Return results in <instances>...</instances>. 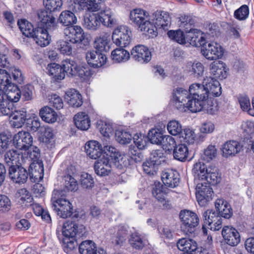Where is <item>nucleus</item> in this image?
Wrapping results in <instances>:
<instances>
[{
    "label": "nucleus",
    "instance_id": "052dcab7",
    "mask_svg": "<svg viewBox=\"0 0 254 254\" xmlns=\"http://www.w3.org/2000/svg\"><path fill=\"white\" fill-rule=\"evenodd\" d=\"M249 14V7L243 5L234 12V17L239 20H244L247 18Z\"/></svg>",
    "mask_w": 254,
    "mask_h": 254
},
{
    "label": "nucleus",
    "instance_id": "f257e3e1",
    "mask_svg": "<svg viewBox=\"0 0 254 254\" xmlns=\"http://www.w3.org/2000/svg\"><path fill=\"white\" fill-rule=\"evenodd\" d=\"M86 60L90 67L78 64L75 61L67 59L62 62V65L56 63L48 64L47 72L57 82L64 79L65 73L69 77L77 76L82 80H87L94 72L91 68H95V52H87Z\"/></svg>",
    "mask_w": 254,
    "mask_h": 254
},
{
    "label": "nucleus",
    "instance_id": "f3484780",
    "mask_svg": "<svg viewBox=\"0 0 254 254\" xmlns=\"http://www.w3.org/2000/svg\"><path fill=\"white\" fill-rule=\"evenodd\" d=\"M130 56L132 59L140 64L148 63L152 58L150 50L142 45H138L133 48Z\"/></svg>",
    "mask_w": 254,
    "mask_h": 254
},
{
    "label": "nucleus",
    "instance_id": "79ce46f5",
    "mask_svg": "<svg viewBox=\"0 0 254 254\" xmlns=\"http://www.w3.org/2000/svg\"><path fill=\"white\" fill-rule=\"evenodd\" d=\"M180 27L184 29L186 33L195 29L193 28L195 21L190 16L182 15L180 17Z\"/></svg>",
    "mask_w": 254,
    "mask_h": 254
},
{
    "label": "nucleus",
    "instance_id": "473e14b6",
    "mask_svg": "<svg viewBox=\"0 0 254 254\" xmlns=\"http://www.w3.org/2000/svg\"><path fill=\"white\" fill-rule=\"evenodd\" d=\"M73 120L77 128L81 130H87L90 127V120L85 112H79L76 114Z\"/></svg>",
    "mask_w": 254,
    "mask_h": 254
},
{
    "label": "nucleus",
    "instance_id": "4d7b16f0",
    "mask_svg": "<svg viewBox=\"0 0 254 254\" xmlns=\"http://www.w3.org/2000/svg\"><path fill=\"white\" fill-rule=\"evenodd\" d=\"M163 149L170 151L173 150L176 145L175 139L170 135H164L160 144Z\"/></svg>",
    "mask_w": 254,
    "mask_h": 254
},
{
    "label": "nucleus",
    "instance_id": "4468645a",
    "mask_svg": "<svg viewBox=\"0 0 254 254\" xmlns=\"http://www.w3.org/2000/svg\"><path fill=\"white\" fill-rule=\"evenodd\" d=\"M208 183H199L196 188V198L200 206H204L212 199V189Z\"/></svg>",
    "mask_w": 254,
    "mask_h": 254
},
{
    "label": "nucleus",
    "instance_id": "cd10ccee",
    "mask_svg": "<svg viewBox=\"0 0 254 254\" xmlns=\"http://www.w3.org/2000/svg\"><path fill=\"white\" fill-rule=\"evenodd\" d=\"M242 145L238 141L230 140L225 142L222 146V155L228 157L234 156L242 149Z\"/></svg>",
    "mask_w": 254,
    "mask_h": 254
},
{
    "label": "nucleus",
    "instance_id": "72a5a7b5",
    "mask_svg": "<svg viewBox=\"0 0 254 254\" xmlns=\"http://www.w3.org/2000/svg\"><path fill=\"white\" fill-rule=\"evenodd\" d=\"M129 242L132 247L136 250H141L148 244V240L138 232L130 235Z\"/></svg>",
    "mask_w": 254,
    "mask_h": 254
},
{
    "label": "nucleus",
    "instance_id": "b1692460",
    "mask_svg": "<svg viewBox=\"0 0 254 254\" xmlns=\"http://www.w3.org/2000/svg\"><path fill=\"white\" fill-rule=\"evenodd\" d=\"M28 177L31 182L41 180L44 176V165L42 161L32 162L29 167Z\"/></svg>",
    "mask_w": 254,
    "mask_h": 254
},
{
    "label": "nucleus",
    "instance_id": "13d9d810",
    "mask_svg": "<svg viewBox=\"0 0 254 254\" xmlns=\"http://www.w3.org/2000/svg\"><path fill=\"white\" fill-rule=\"evenodd\" d=\"M158 166L159 165L155 164V162H153L150 159L146 160L142 164V167L144 172L150 175H154L156 173Z\"/></svg>",
    "mask_w": 254,
    "mask_h": 254
},
{
    "label": "nucleus",
    "instance_id": "6e6d98bb",
    "mask_svg": "<svg viewBox=\"0 0 254 254\" xmlns=\"http://www.w3.org/2000/svg\"><path fill=\"white\" fill-rule=\"evenodd\" d=\"M84 21L85 28L90 30H95V14L94 12L86 13Z\"/></svg>",
    "mask_w": 254,
    "mask_h": 254
},
{
    "label": "nucleus",
    "instance_id": "39448f33",
    "mask_svg": "<svg viewBox=\"0 0 254 254\" xmlns=\"http://www.w3.org/2000/svg\"><path fill=\"white\" fill-rule=\"evenodd\" d=\"M64 191L54 190L52 197V208L58 213V215L63 218L68 217L72 218H77L79 214L73 212L71 203L66 199L63 198Z\"/></svg>",
    "mask_w": 254,
    "mask_h": 254
},
{
    "label": "nucleus",
    "instance_id": "6e6552de",
    "mask_svg": "<svg viewBox=\"0 0 254 254\" xmlns=\"http://www.w3.org/2000/svg\"><path fill=\"white\" fill-rule=\"evenodd\" d=\"M96 22L107 27H112L117 24V20L111 9L106 6L105 0H96Z\"/></svg>",
    "mask_w": 254,
    "mask_h": 254
},
{
    "label": "nucleus",
    "instance_id": "393cba45",
    "mask_svg": "<svg viewBox=\"0 0 254 254\" xmlns=\"http://www.w3.org/2000/svg\"><path fill=\"white\" fill-rule=\"evenodd\" d=\"M177 246L180 251L184 252L181 254H195V251L197 249L196 242L191 239H179Z\"/></svg>",
    "mask_w": 254,
    "mask_h": 254
},
{
    "label": "nucleus",
    "instance_id": "69168bd1",
    "mask_svg": "<svg viewBox=\"0 0 254 254\" xmlns=\"http://www.w3.org/2000/svg\"><path fill=\"white\" fill-rule=\"evenodd\" d=\"M34 86L31 84H27L22 88L21 96L24 101L31 100L33 98V91Z\"/></svg>",
    "mask_w": 254,
    "mask_h": 254
},
{
    "label": "nucleus",
    "instance_id": "a211bd4d",
    "mask_svg": "<svg viewBox=\"0 0 254 254\" xmlns=\"http://www.w3.org/2000/svg\"><path fill=\"white\" fill-rule=\"evenodd\" d=\"M13 141L17 149L27 150L32 146L33 137L29 132L21 131L15 134Z\"/></svg>",
    "mask_w": 254,
    "mask_h": 254
},
{
    "label": "nucleus",
    "instance_id": "774afa93",
    "mask_svg": "<svg viewBox=\"0 0 254 254\" xmlns=\"http://www.w3.org/2000/svg\"><path fill=\"white\" fill-rule=\"evenodd\" d=\"M190 72L194 77L198 78L203 75L204 67L202 64L199 62L193 63L191 65V68L190 70Z\"/></svg>",
    "mask_w": 254,
    "mask_h": 254
},
{
    "label": "nucleus",
    "instance_id": "a878e982",
    "mask_svg": "<svg viewBox=\"0 0 254 254\" xmlns=\"http://www.w3.org/2000/svg\"><path fill=\"white\" fill-rule=\"evenodd\" d=\"M210 73L214 76V79H223L227 76L226 65L222 61L212 62L210 65Z\"/></svg>",
    "mask_w": 254,
    "mask_h": 254
},
{
    "label": "nucleus",
    "instance_id": "c9c22d12",
    "mask_svg": "<svg viewBox=\"0 0 254 254\" xmlns=\"http://www.w3.org/2000/svg\"><path fill=\"white\" fill-rule=\"evenodd\" d=\"M96 128H98L101 134L105 137L109 138L114 131L113 125L102 120L96 122Z\"/></svg>",
    "mask_w": 254,
    "mask_h": 254
},
{
    "label": "nucleus",
    "instance_id": "ddd939ff",
    "mask_svg": "<svg viewBox=\"0 0 254 254\" xmlns=\"http://www.w3.org/2000/svg\"><path fill=\"white\" fill-rule=\"evenodd\" d=\"M201 52L208 60H216L222 58L224 54L223 48L218 43L211 42L201 46Z\"/></svg>",
    "mask_w": 254,
    "mask_h": 254
},
{
    "label": "nucleus",
    "instance_id": "c756f323",
    "mask_svg": "<svg viewBox=\"0 0 254 254\" xmlns=\"http://www.w3.org/2000/svg\"><path fill=\"white\" fill-rule=\"evenodd\" d=\"M203 83L207 87L209 95L218 97L221 94V87L219 82L211 76H206L203 79Z\"/></svg>",
    "mask_w": 254,
    "mask_h": 254
},
{
    "label": "nucleus",
    "instance_id": "ea45409f",
    "mask_svg": "<svg viewBox=\"0 0 254 254\" xmlns=\"http://www.w3.org/2000/svg\"><path fill=\"white\" fill-rule=\"evenodd\" d=\"M189 154L188 148L185 144H179L173 149V155L175 159L184 162L186 160Z\"/></svg>",
    "mask_w": 254,
    "mask_h": 254
},
{
    "label": "nucleus",
    "instance_id": "c03bdc74",
    "mask_svg": "<svg viewBox=\"0 0 254 254\" xmlns=\"http://www.w3.org/2000/svg\"><path fill=\"white\" fill-rule=\"evenodd\" d=\"M116 140L122 144L129 143L132 138L131 135L127 131L123 130H117L115 132Z\"/></svg>",
    "mask_w": 254,
    "mask_h": 254
},
{
    "label": "nucleus",
    "instance_id": "8fccbe9b",
    "mask_svg": "<svg viewBox=\"0 0 254 254\" xmlns=\"http://www.w3.org/2000/svg\"><path fill=\"white\" fill-rule=\"evenodd\" d=\"M167 130L172 135L176 136L181 134L182 133V126L177 121H170L167 125Z\"/></svg>",
    "mask_w": 254,
    "mask_h": 254
},
{
    "label": "nucleus",
    "instance_id": "20e7f679",
    "mask_svg": "<svg viewBox=\"0 0 254 254\" xmlns=\"http://www.w3.org/2000/svg\"><path fill=\"white\" fill-rule=\"evenodd\" d=\"M96 148L99 150L96 152V175L106 176L109 175L111 170V160L114 159L115 163L118 162L120 165L123 158L120 160L116 154V149L111 146H103L96 141ZM97 149L96 148V151Z\"/></svg>",
    "mask_w": 254,
    "mask_h": 254
},
{
    "label": "nucleus",
    "instance_id": "09e8293b",
    "mask_svg": "<svg viewBox=\"0 0 254 254\" xmlns=\"http://www.w3.org/2000/svg\"><path fill=\"white\" fill-rule=\"evenodd\" d=\"M217 154V149L214 145H209L204 150L201 158L202 160L209 162L215 158Z\"/></svg>",
    "mask_w": 254,
    "mask_h": 254
},
{
    "label": "nucleus",
    "instance_id": "0e129e2a",
    "mask_svg": "<svg viewBox=\"0 0 254 254\" xmlns=\"http://www.w3.org/2000/svg\"><path fill=\"white\" fill-rule=\"evenodd\" d=\"M81 185L83 188L89 189L93 187L94 180L90 174L84 173L81 176Z\"/></svg>",
    "mask_w": 254,
    "mask_h": 254
},
{
    "label": "nucleus",
    "instance_id": "3c124183",
    "mask_svg": "<svg viewBox=\"0 0 254 254\" xmlns=\"http://www.w3.org/2000/svg\"><path fill=\"white\" fill-rule=\"evenodd\" d=\"M167 35L171 39L179 44H185L186 43V36L181 30L168 31Z\"/></svg>",
    "mask_w": 254,
    "mask_h": 254
},
{
    "label": "nucleus",
    "instance_id": "423d86ee",
    "mask_svg": "<svg viewBox=\"0 0 254 254\" xmlns=\"http://www.w3.org/2000/svg\"><path fill=\"white\" fill-rule=\"evenodd\" d=\"M195 177L199 180L206 181L209 184L217 185L221 180L218 169L214 166L206 167L203 163H195L192 169Z\"/></svg>",
    "mask_w": 254,
    "mask_h": 254
},
{
    "label": "nucleus",
    "instance_id": "aec40b11",
    "mask_svg": "<svg viewBox=\"0 0 254 254\" xmlns=\"http://www.w3.org/2000/svg\"><path fill=\"white\" fill-rule=\"evenodd\" d=\"M21 92L15 84L9 85L5 89L0 90V96H2L3 101L8 103L17 102L20 99Z\"/></svg>",
    "mask_w": 254,
    "mask_h": 254
},
{
    "label": "nucleus",
    "instance_id": "412c9836",
    "mask_svg": "<svg viewBox=\"0 0 254 254\" xmlns=\"http://www.w3.org/2000/svg\"><path fill=\"white\" fill-rule=\"evenodd\" d=\"M222 235L226 243L231 246H237L240 242L239 233L233 227L224 226L222 231Z\"/></svg>",
    "mask_w": 254,
    "mask_h": 254
},
{
    "label": "nucleus",
    "instance_id": "e433bc0d",
    "mask_svg": "<svg viewBox=\"0 0 254 254\" xmlns=\"http://www.w3.org/2000/svg\"><path fill=\"white\" fill-rule=\"evenodd\" d=\"M39 114L42 119L48 123H55L58 117L56 112L53 109L48 106L41 108Z\"/></svg>",
    "mask_w": 254,
    "mask_h": 254
},
{
    "label": "nucleus",
    "instance_id": "c85d7f7f",
    "mask_svg": "<svg viewBox=\"0 0 254 254\" xmlns=\"http://www.w3.org/2000/svg\"><path fill=\"white\" fill-rule=\"evenodd\" d=\"M186 41L196 47H201L205 44L206 39L201 31L198 29L187 33Z\"/></svg>",
    "mask_w": 254,
    "mask_h": 254
},
{
    "label": "nucleus",
    "instance_id": "4c0bfd02",
    "mask_svg": "<svg viewBox=\"0 0 254 254\" xmlns=\"http://www.w3.org/2000/svg\"><path fill=\"white\" fill-rule=\"evenodd\" d=\"M111 57L114 62L120 63L127 62L130 57V54L123 48H117L112 52Z\"/></svg>",
    "mask_w": 254,
    "mask_h": 254
},
{
    "label": "nucleus",
    "instance_id": "0eeeda50",
    "mask_svg": "<svg viewBox=\"0 0 254 254\" xmlns=\"http://www.w3.org/2000/svg\"><path fill=\"white\" fill-rule=\"evenodd\" d=\"M179 217L182 222L181 229L184 233L189 236L194 234L199 221L197 215L190 210L185 209L180 211Z\"/></svg>",
    "mask_w": 254,
    "mask_h": 254
},
{
    "label": "nucleus",
    "instance_id": "37998d69",
    "mask_svg": "<svg viewBox=\"0 0 254 254\" xmlns=\"http://www.w3.org/2000/svg\"><path fill=\"white\" fill-rule=\"evenodd\" d=\"M80 254H95V244L91 240L83 241L79 246Z\"/></svg>",
    "mask_w": 254,
    "mask_h": 254
},
{
    "label": "nucleus",
    "instance_id": "864d4df0",
    "mask_svg": "<svg viewBox=\"0 0 254 254\" xmlns=\"http://www.w3.org/2000/svg\"><path fill=\"white\" fill-rule=\"evenodd\" d=\"M219 214L214 210L208 209L204 212L202 214L204 223L206 225L211 226L214 222L218 218Z\"/></svg>",
    "mask_w": 254,
    "mask_h": 254
},
{
    "label": "nucleus",
    "instance_id": "f03ea898",
    "mask_svg": "<svg viewBox=\"0 0 254 254\" xmlns=\"http://www.w3.org/2000/svg\"><path fill=\"white\" fill-rule=\"evenodd\" d=\"M129 19L132 25L152 38L157 35L158 29H167L171 23V18L166 12L156 11L149 15L147 12L140 8L130 11Z\"/></svg>",
    "mask_w": 254,
    "mask_h": 254
},
{
    "label": "nucleus",
    "instance_id": "1a4fd4ad",
    "mask_svg": "<svg viewBox=\"0 0 254 254\" xmlns=\"http://www.w3.org/2000/svg\"><path fill=\"white\" fill-rule=\"evenodd\" d=\"M65 35L69 41L72 43H80L84 46L89 44L90 36L85 34L80 26H72L66 27L64 30Z\"/></svg>",
    "mask_w": 254,
    "mask_h": 254
},
{
    "label": "nucleus",
    "instance_id": "2f4dec72",
    "mask_svg": "<svg viewBox=\"0 0 254 254\" xmlns=\"http://www.w3.org/2000/svg\"><path fill=\"white\" fill-rule=\"evenodd\" d=\"M65 99L68 104L73 107H79L83 104L81 95L74 89H70L66 92Z\"/></svg>",
    "mask_w": 254,
    "mask_h": 254
},
{
    "label": "nucleus",
    "instance_id": "338daca9",
    "mask_svg": "<svg viewBox=\"0 0 254 254\" xmlns=\"http://www.w3.org/2000/svg\"><path fill=\"white\" fill-rule=\"evenodd\" d=\"M180 135L184 138V141L189 144L193 143L195 137L194 131L190 128L182 129V133Z\"/></svg>",
    "mask_w": 254,
    "mask_h": 254
},
{
    "label": "nucleus",
    "instance_id": "58836bf2",
    "mask_svg": "<svg viewBox=\"0 0 254 254\" xmlns=\"http://www.w3.org/2000/svg\"><path fill=\"white\" fill-rule=\"evenodd\" d=\"M17 25L22 34L27 37L32 38L35 34L36 28L33 25L26 19H21L18 21Z\"/></svg>",
    "mask_w": 254,
    "mask_h": 254
},
{
    "label": "nucleus",
    "instance_id": "7ed1b4c3",
    "mask_svg": "<svg viewBox=\"0 0 254 254\" xmlns=\"http://www.w3.org/2000/svg\"><path fill=\"white\" fill-rule=\"evenodd\" d=\"M205 84L193 83L190 86L191 99L189 101L190 112L196 113L204 111L213 115L216 111V106L211 98L209 97L208 90Z\"/></svg>",
    "mask_w": 254,
    "mask_h": 254
},
{
    "label": "nucleus",
    "instance_id": "5701e85b",
    "mask_svg": "<svg viewBox=\"0 0 254 254\" xmlns=\"http://www.w3.org/2000/svg\"><path fill=\"white\" fill-rule=\"evenodd\" d=\"M52 11L46 9H40L38 12V18L44 27L49 30H54L57 26L56 18Z\"/></svg>",
    "mask_w": 254,
    "mask_h": 254
},
{
    "label": "nucleus",
    "instance_id": "f8f14e48",
    "mask_svg": "<svg viewBox=\"0 0 254 254\" xmlns=\"http://www.w3.org/2000/svg\"><path fill=\"white\" fill-rule=\"evenodd\" d=\"M132 33L130 29L126 25H121L116 28L112 34L113 42L121 47L128 46L131 40Z\"/></svg>",
    "mask_w": 254,
    "mask_h": 254
},
{
    "label": "nucleus",
    "instance_id": "49530a36",
    "mask_svg": "<svg viewBox=\"0 0 254 254\" xmlns=\"http://www.w3.org/2000/svg\"><path fill=\"white\" fill-rule=\"evenodd\" d=\"M43 3L46 9L52 12L60 11L63 5L62 0H43Z\"/></svg>",
    "mask_w": 254,
    "mask_h": 254
},
{
    "label": "nucleus",
    "instance_id": "5fc2aeb1",
    "mask_svg": "<svg viewBox=\"0 0 254 254\" xmlns=\"http://www.w3.org/2000/svg\"><path fill=\"white\" fill-rule=\"evenodd\" d=\"M164 136L161 132L155 129L150 130L148 133V138L150 142L157 145H160Z\"/></svg>",
    "mask_w": 254,
    "mask_h": 254
},
{
    "label": "nucleus",
    "instance_id": "bf43d9fd",
    "mask_svg": "<svg viewBox=\"0 0 254 254\" xmlns=\"http://www.w3.org/2000/svg\"><path fill=\"white\" fill-rule=\"evenodd\" d=\"M80 238L77 237H64L63 238V243L64 245L65 251L67 253L73 250L78 245L77 241Z\"/></svg>",
    "mask_w": 254,
    "mask_h": 254
},
{
    "label": "nucleus",
    "instance_id": "bb28decb",
    "mask_svg": "<svg viewBox=\"0 0 254 254\" xmlns=\"http://www.w3.org/2000/svg\"><path fill=\"white\" fill-rule=\"evenodd\" d=\"M215 207L219 216L226 219H229L232 216L233 209L230 204L224 199H217L215 202Z\"/></svg>",
    "mask_w": 254,
    "mask_h": 254
},
{
    "label": "nucleus",
    "instance_id": "dca6fc26",
    "mask_svg": "<svg viewBox=\"0 0 254 254\" xmlns=\"http://www.w3.org/2000/svg\"><path fill=\"white\" fill-rule=\"evenodd\" d=\"M8 175L13 182L18 184H24L28 178L27 170L21 165H11L9 167Z\"/></svg>",
    "mask_w": 254,
    "mask_h": 254
},
{
    "label": "nucleus",
    "instance_id": "6ab92c4d",
    "mask_svg": "<svg viewBox=\"0 0 254 254\" xmlns=\"http://www.w3.org/2000/svg\"><path fill=\"white\" fill-rule=\"evenodd\" d=\"M11 113L9 114L6 115L5 116L11 118L13 120V126L16 128L21 127L24 124L27 122V114L26 109L25 108H21L19 110H16L14 104L12 103V106L9 108Z\"/></svg>",
    "mask_w": 254,
    "mask_h": 254
},
{
    "label": "nucleus",
    "instance_id": "de8ad7c7",
    "mask_svg": "<svg viewBox=\"0 0 254 254\" xmlns=\"http://www.w3.org/2000/svg\"><path fill=\"white\" fill-rule=\"evenodd\" d=\"M79 10H86L87 12L95 11V0H80L78 2Z\"/></svg>",
    "mask_w": 254,
    "mask_h": 254
},
{
    "label": "nucleus",
    "instance_id": "680f3d73",
    "mask_svg": "<svg viewBox=\"0 0 254 254\" xmlns=\"http://www.w3.org/2000/svg\"><path fill=\"white\" fill-rule=\"evenodd\" d=\"M165 156L163 150H156L153 151L151 153L150 159L155 162V164L159 165L165 161Z\"/></svg>",
    "mask_w": 254,
    "mask_h": 254
},
{
    "label": "nucleus",
    "instance_id": "a19ab883",
    "mask_svg": "<svg viewBox=\"0 0 254 254\" xmlns=\"http://www.w3.org/2000/svg\"><path fill=\"white\" fill-rule=\"evenodd\" d=\"M22 158L23 155L19 151L16 150H10L6 152L4 155V160L5 163L10 167L11 165H16L19 162V157Z\"/></svg>",
    "mask_w": 254,
    "mask_h": 254
},
{
    "label": "nucleus",
    "instance_id": "9d476101",
    "mask_svg": "<svg viewBox=\"0 0 254 254\" xmlns=\"http://www.w3.org/2000/svg\"><path fill=\"white\" fill-rule=\"evenodd\" d=\"M110 34L106 33L102 37L96 39V68L103 66L107 62L105 54L110 49L108 45Z\"/></svg>",
    "mask_w": 254,
    "mask_h": 254
},
{
    "label": "nucleus",
    "instance_id": "e2e57ef3",
    "mask_svg": "<svg viewBox=\"0 0 254 254\" xmlns=\"http://www.w3.org/2000/svg\"><path fill=\"white\" fill-rule=\"evenodd\" d=\"M58 49L63 54L70 55L72 53V47L69 42L66 41H59L57 42Z\"/></svg>",
    "mask_w": 254,
    "mask_h": 254
},
{
    "label": "nucleus",
    "instance_id": "603ef678",
    "mask_svg": "<svg viewBox=\"0 0 254 254\" xmlns=\"http://www.w3.org/2000/svg\"><path fill=\"white\" fill-rule=\"evenodd\" d=\"M10 74L4 69H0V90L5 89L9 85H12Z\"/></svg>",
    "mask_w": 254,
    "mask_h": 254
},
{
    "label": "nucleus",
    "instance_id": "2eb2a0df",
    "mask_svg": "<svg viewBox=\"0 0 254 254\" xmlns=\"http://www.w3.org/2000/svg\"><path fill=\"white\" fill-rule=\"evenodd\" d=\"M85 232L83 225H78L72 221H66L63 225L62 233L64 237L82 238L84 236Z\"/></svg>",
    "mask_w": 254,
    "mask_h": 254
},
{
    "label": "nucleus",
    "instance_id": "f704fd0d",
    "mask_svg": "<svg viewBox=\"0 0 254 254\" xmlns=\"http://www.w3.org/2000/svg\"><path fill=\"white\" fill-rule=\"evenodd\" d=\"M60 23L67 27L73 26L77 22V18L74 13L69 10L61 12L58 19Z\"/></svg>",
    "mask_w": 254,
    "mask_h": 254
},
{
    "label": "nucleus",
    "instance_id": "7c9ffc66",
    "mask_svg": "<svg viewBox=\"0 0 254 254\" xmlns=\"http://www.w3.org/2000/svg\"><path fill=\"white\" fill-rule=\"evenodd\" d=\"M35 33L32 38L38 45L45 47L50 44L51 39L46 28L38 27L36 28Z\"/></svg>",
    "mask_w": 254,
    "mask_h": 254
},
{
    "label": "nucleus",
    "instance_id": "4be33fe9",
    "mask_svg": "<svg viewBox=\"0 0 254 254\" xmlns=\"http://www.w3.org/2000/svg\"><path fill=\"white\" fill-rule=\"evenodd\" d=\"M161 179L164 184L168 187L174 188L180 184V175L174 170L169 169L163 172Z\"/></svg>",
    "mask_w": 254,
    "mask_h": 254
},
{
    "label": "nucleus",
    "instance_id": "a18cd8bd",
    "mask_svg": "<svg viewBox=\"0 0 254 254\" xmlns=\"http://www.w3.org/2000/svg\"><path fill=\"white\" fill-rule=\"evenodd\" d=\"M63 181L64 188L67 190L74 191L77 190V181L70 175L67 174L65 175L63 178Z\"/></svg>",
    "mask_w": 254,
    "mask_h": 254
},
{
    "label": "nucleus",
    "instance_id": "9b49d317",
    "mask_svg": "<svg viewBox=\"0 0 254 254\" xmlns=\"http://www.w3.org/2000/svg\"><path fill=\"white\" fill-rule=\"evenodd\" d=\"M173 99L174 106L179 111L184 112L187 110L190 111L189 107V101L191 99V95L189 91L183 88H177L174 90Z\"/></svg>",
    "mask_w": 254,
    "mask_h": 254
}]
</instances>
